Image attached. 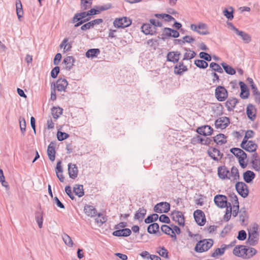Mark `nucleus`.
Returning <instances> with one entry per match:
<instances>
[{"label": "nucleus", "mask_w": 260, "mask_h": 260, "mask_svg": "<svg viewBox=\"0 0 260 260\" xmlns=\"http://www.w3.org/2000/svg\"><path fill=\"white\" fill-rule=\"evenodd\" d=\"M213 242L212 239L201 240L196 244L194 250L198 253L207 251L213 246Z\"/></svg>", "instance_id": "obj_1"}, {"label": "nucleus", "mask_w": 260, "mask_h": 260, "mask_svg": "<svg viewBox=\"0 0 260 260\" xmlns=\"http://www.w3.org/2000/svg\"><path fill=\"white\" fill-rule=\"evenodd\" d=\"M258 228V225L255 224L252 227V231H248V238L246 242L250 245L255 246L258 243L259 238Z\"/></svg>", "instance_id": "obj_2"}, {"label": "nucleus", "mask_w": 260, "mask_h": 260, "mask_svg": "<svg viewBox=\"0 0 260 260\" xmlns=\"http://www.w3.org/2000/svg\"><path fill=\"white\" fill-rule=\"evenodd\" d=\"M215 96L218 101L223 102L228 97V90L224 86L219 85L215 90Z\"/></svg>", "instance_id": "obj_3"}, {"label": "nucleus", "mask_w": 260, "mask_h": 260, "mask_svg": "<svg viewBox=\"0 0 260 260\" xmlns=\"http://www.w3.org/2000/svg\"><path fill=\"white\" fill-rule=\"evenodd\" d=\"M132 22V20L127 17L116 18L113 22V25L116 28H125L129 26Z\"/></svg>", "instance_id": "obj_4"}, {"label": "nucleus", "mask_w": 260, "mask_h": 260, "mask_svg": "<svg viewBox=\"0 0 260 260\" xmlns=\"http://www.w3.org/2000/svg\"><path fill=\"white\" fill-rule=\"evenodd\" d=\"M235 188L238 194L242 198H246L249 194V189L247 185L243 182H237Z\"/></svg>", "instance_id": "obj_5"}, {"label": "nucleus", "mask_w": 260, "mask_h": 260, "mask_svg": "<svg viewBox=\"0 0 260 260\" xmlns=\"http://www.w3.org/2000/svg\"><path fill=\"white\" fill-rule=\"evenodd\" d=\"M171 205L166 202H161L156 204L154 208L153 211L158 213H167L170 210Z\"/></svg>", "instance_id": "obj_6"}, {"label": "nucleus", "mask_w": 260, "mask_h": 260, "mask_svg": "<svg viewBox=\"0 0 260 260\" xmlns=\"http://www.w3.org/2000/svg\"><path fill=\"white\" fill-rule=\"evenodd\" d=\"M193 217L195 221L199 226H203L206 221L205 215L204 212L199 209H197L193 212Z\"/></svg>", "instance_id": "obj_7"}, {"label": "nucleus", "mask_w": 260, "mask_h": 260, "mask_svg": "<svg viewBox=\"0 0 260 260\" xmlns=\"http://www.w3.org/2000/svg\"><path fill=\"white\" fill-rule=\"evenodd\" d=\"M171 216L173 220L177 222L180 226L184 225L185 218L182 212L174 210L171 212Z\"/></svg>", "instance_id": "obj_8"}, {"label": "nucleus", "mask_w": 260, "mask_h": 260, "mask_svg": "<svg viewBox=\"0 0 260 260\" xmlns=\"http://www.w3.org/2000/svg\"><path fill=\"white\" fill-rule=\"evenodd\" d=\"M207 153L215 161H219L223 156V153H221L218 149L212 147H209Z\"/></svg>", "instance_id": "obj_9"}, {"label": "nucleus", "mask_w": 260, "mask_h": 260, "mask_svg": "<svg viewBox=\"0 0 260 260\" xmlns=\"http://www.w3.org/2000/svg\"><path fill=\"white\" fill-rule=\"evenodd\" d=\"M214 202L215 204L220 208H225L228 203L226 196L222 194L216 195L214 198Z\"/></svg>", "instance_id": "obj_10"}, {"label": "nucleus", "mask_w": 260, "mask_h": 260, "mask_svg": "<svg viewBox=\"0 0 260 260\" xmlns=\"http://www.w3.org/2000/svg\"><path fill=\"white\" fill-rule=\"evenodd\" d=\"M213 129L210 126L208 125H204L198 127L196 129V132L200 135L204 136L211 135L213 133Z\"/></svg>", "instance_id": "obj_11"}, {"label": "nucleus", "mask_w": 260, "mask_h": 260, "mask_svg": "<svg viewBox=\"0 0 260 260\" xmlns=\"http://www.w3.org/2000/svg\"><path fill=\"white\" fill-rule=\"evenodd\" d=\"M248 247L244 245H237L233 249V252L234 255L238 257H242L245 258L247 252Z\"/></svg>", "instance_id": "obj_12"}, {"label": "nucleus", "mask_w": 260, "mask_h": 260, "mask_svg": "<svg viewBox=\"0 0 260 260\" xmlns=\"http://www.w3.org/2000/svg\"><path fill=\"white\" fill-rule=\"evenodd\" d=\"M230 123V119L228 117H222L215 121V126L217 128H225Z\"/></svg>", "instance_id": "obj_13"}, {"label": "nucleus", "mask_w": 260, "mask_h": 260, "mask_svg": "<svg viewBox=\"0 0 260 260\" xmlns=\"http://www.w3.org/2000/svg\"><path fill=\"white\" fill-rule=\"evenodd\" d=\"M217 174L219 178L221 179H230V177L229 176L230 171L225 166L218 167Z\"/></svg>", "instance_id": "obj_14"}, {"label": "nucleus", "mask_w": 260, "mask_h": 260, "mask_svg": "<svg viewBox=\"0 0 260 260\" xmlns=\"http://www.w3.org/2000/svg\"><path fill=\"white\" fill-rule=\"evenodd\" d=\"M142 31L145 35H154L156 34V28L153 27L151 23H144L141 26Z\"/></svg>", "instance_id": "obj_15"}, {"label": "nucleus", "mask_w": 260, "mask_h": 260, "mask_svg": "<svg viewBox=\"0 0 260 260\" xmlns=\"http://www.w3.org/2000/svg\"><path fill=\"white\" fill-rule=\"evenodd\" d=\"M174 67V72L176 75L181 76L184 72L188 71V68L184 64L182 61L177 62Z\"/></svg>", "instance_id": "obj_16"}, {"label": "nucleus", "mask_w": 260, "mask_h": 260, "mask_svg": "<svg viewBox=\"0 0 260 260\" xmlns=\"http://www.w3.org/2000/svg\"><path fill=\"white\" fill-rule=\"evenodd\" d=\"M181 53L180 51H170L167 53V61L173 63L178 62Z\"/></svg>", "instance_id": "obj_17"}, {"label": "nucleus", "mask_w": 260, "mask_h": 260, "mask_svg": "<svg viewBox=\"0 0 260 260\" xmlns=\"http://www.w3.org/2000/svg\"><path fill=\"white\" fill-rule=\"evenodd\" d=\"M239 85L240 87L241 92L240 96L242 99H246L249 96V90L247 85L243 81H240Z\"/></svg>", "instance_id": "obj_18"}, {"label": "nucleus", "mask_w": 260, "mask_h": 260, "mask_svg": "<svg viewBox=\"0 0 260 260\" xmlns=\"http://www.w3.org/2000/svg\"><path fill=\"white\" fill-rule=\"evenodd\" d=\"M56 142L52 141L50 142L47 148V155L49 159L51 161H54L55 158V150Z\"/></svg>", "instance_id": "obj_19"}, {"label": "nucleus", "mask_w": 260, "mask_h": 260, "mask_svg": "<svg viewBox=\"0 0 260 260\" xmlns=\"http://www.w3.org/2000/svg\"><path fill=\"white\" fill-rule=\"evenodd\" d=\"M256 109L254 106L249 104L247 105L246 108V114L248 119L251 121L255 120L256 118Z\"/></svg>", "instance_id": "obj_20"}, {"label": "nucleus", "mask_w": 260, "mask_h": 260, "mask_svg": "<svg viewBox=\"0 0 260 260\" xmlns=\"http://www.w3.org/2000/svg\"><path fill=\"white\" fill-rule=\"evenodd\" d=\"M68 85V83L65 79H58L56 82V85L55 83H53L54 88L56 87L58 91H65Z\"/></svg>", "instance_id": "obj_21"}, {"label": "nucleus", "mask_w": 260, "mask_h": 260, "mask_svg": "<svg viewBox=\"0 0 260 260\" xmlns=\"http://www.w3.org/2000/svg\"><path fill=\"white\" fill-rule=\"evenodd\" d=\"M68 173L70 178L75 179L78 176V169L76 164L69 163L68 164Z\"/></svg>", "instance_id": "obj_22"}, {"label": "nucleus", "mask_w": 260, "mask_h": 260, "mask_svg": "<svg viewBox=\"0 0 260 260\" xmlns=\"http://www.w3.org/2000/svg\"><path fill=\"white\" fill-rule=\"evenodd\" d=\"M239 100L237 98L230 97L225 103V106L229 111H232L235 108L236 105L238 103Z\"/></svg>", "instance_id": "obj_23"}, {"label": "nucleus", "mask_w": 260, "mask_h": 260, "mask_svg": "<svg viewBox=\"0 0 260 260\" xmlns=\"http://www.w3.org/2000/svg\"><path fill=\"white\" fill-rule=\"evenodd\" d=\"M147 210L143 207L139 208L134 215V220L142 222L146 214Z\"/></svg>", "instance_id": "obj_24"}, {"label": "nucleus", "mask_w": 260, "mask_h": 260, "mask_svg": "<svg viewBox=\"0 0 260 260\" xmlns=\"http://www.w3.org/2000/svg\"><path fill=\"white\" fill-rule=\"evenodd\" d=\"M159 224L156 222H153L150 223L147 229V232L150 234H158V236H160L161 234L159 232Z\"/></svg>", "instance_id": "obj_25"}, {"label": "nucleus", "mask_w": 260, "mask_h": 260, "mask_svg": "<svg viewBox=\"0 0 260 260\" xmlns=\"http://www.w3.org/2000/svg\"><path fill=\"white\" fill-rule=\"evenodd\" d=\"M234 29H235V33L241 37L245 43H249L251 42V37L248 34L243 31L240 30L237 28H235Z\"/></svg>", "instance_id": "obj_26"}, {"label": "nucleus", "mask_w": 260, "mask_h": 260, "mask_svg": "<svg viewBox=\"0 0 260 260\" xmlns=\"http://www.w3.org/2000/svg\"><path fill=\"white\" fill-rule=\"evenodd\" d=\"M75 62V58L73 56H68L63 59L62 63L66 65L65 69L70 71L72 69Z\"/></svg>", "instance_id": "obj_27"}, {"label": "nucleus", "mask_w": 260, "mask_h": 260, "mask_svg": "<svg viewBox=\"0 0 260 260\" xmlns=\"http://www.w3.org/2000/svg\"><path fill=\"white\" fill-rule=\"evenodd\" d=\"M84 213L88 216L94 217L97 214L96 209L91 205L86 204L84 208Z\"/></svg>", "instance_id": "obj_28"}, {"label": "nucleus", "mask_w": 260, "mask_h": 260, "mask_svg": "<svg viewBox=\"0 0 260 260\" xmlns=\"http://www.w3.org/2000/svg\"><path fill=\"white\" fill-rule=\"evenodd\" d=\"M255 177V173L250 170H247L243 174V179L244 181L247 183L252 182Z\"/></svg>", "instance_id": "obj_29"}, {"label": "nucleus", "mask_w": 260, "mask_h": 260, "mask_svg": "<svg viewBox=\"0 0 260 260\" xmlns=\"http://www.w3.org/2000/svg\"><path fill=\"white\" fill-rule=\"evenodd\" d=\"M243 149H244L247 152H254L256 151L257 145L253 141L250 140L249 143L246 144L244 147H241Z\"/></svg>", "instance_id": "obj_30"}, {"label": "nucleus", "mask_w": 260, "mask_h": 260, "mask_svg": "<svg viewBox=\"0 0 260 260\" xmlns=\"http://www.w3.org/2000/svg\"><path fill=\"white\" fill-rule=\"evenodd\" d=\"M100 52V50L99 48L89 49L86 52L85 56L88 58H92L97 57Z\"/></svg>", "instance_id": "obj_31"}, {"label": "nucleus", "mask_w": 260, "mask_h": 260, "mask_svg": "<svg viewBox=\"0 0 260 260\" xmlns=\"http://www.w3.org/2000/svg\"><path fill=\"white\" fill-rule=\"evenodd\" d=\"M35 219L39 228L41 229L43 226V212L41 210L35 212Z\"/></svg>", "instance_id": "obj_32"}, {"label": "nucleus", "mask_w": 260, "mask_h": 260, "mask_svg": "<svg viewBox=\"0 0 260 260\" xmlns=\"http://www.w3.org/2000/svg\"><path fill=\"white\" fill-rule=\"evenodd\" d=\"M221 66L223 68V70H224V71L226 74L230 75H233L236 74V72L235 69L232 67L231 66L226 63L225 62H223L221 63Z\"/></svg>", "instance_id": "obj_33"}, {"label": "nucleus", "mask_w": 260, "mask_h": 260, "mask_svg": "<svg viewBox=\"0 0 260 260\" xmlns=\"http://www.w3.org/2000/svg\"><path fill=\"white\" fill-rule=\"evenodd\" d=\"M239 218L240 221H241L242 225L247 224V223H245V221L248 218V214L245 208L241 209L240 211Z\"/></svg>", "instance_id": "obj_34"}, {"label": "nucleus", "mask_w": 260, "mask_h": 260, "mask_svg": "<svg viewBox=\"0 0 260 260\" xmlns=\"http://www.w3.org/2000/svg\"><path fill=\"white\" fill-rule=\"evenodd\" d=\"M226 137L223 134H219L217 135L216 136L213 137V141L217 144H223L226 143V140H225Z\"/></svg>", "instance_id": "obj_35"}, {"label": "nucleus", "mask_w": 260, "mask_h": 260, "mask_svg": "<svg viewBox=\"0 0 260 260\" xmlns=\"http://www.w3.org/2000/svg\"><path fill=\"white\" fill-rule=\"evenodd\" d=\"M73 192L79 198L83 197L84 195L83 185H75L73 188Z\"/></svg>", "instance_id": "obj_36"}, {"label": "nucleus", "mask_w": 260, "mask_h": 260, "mask_svg": "<svg viewBox=\"0 0 260 260\" xmlns=\"http://www.w3.org/2000/svg\"><path fill=\"white\" fill-rule=\"evenodd\" d=\"M158 219V215L156 213H153L149 215L145 219L144 222L146 224L152 223Z\"/></svg>", "instance_id": "obj_37"}, {"label": "nucleus", "mask_w": 260, "mask_h": 260, "mask_svg": "<svg viewBox=\"0 0 260 260\" xmlns=\"http://www.w3.org/2000/svg\"><path fill=\"white\" fill-rule=\"evenodd\" d=\"M16 13L18 18L20 20L23 15V11L21 2L20 0H16Z\"/></svg>", "instance_id": "obj_38"}, {"label": "nucleus", "mask_w": 260, "mask_h": 260, "mask_svg": "<svg viewBox=\"0 0 260 260\" xmlns=\"http://www.w3.org/2000/svg\"><path fill=\"white\" fill-rule=\"evenodd\" d=\"M194 64L198 68L202 69H205L208 66V62L203 59H196L194 61Z\"/></svg>", "instance_id": "obj_39"}, {"label": "nucleus", "mask_w": 260, "mask_h": 260, "mask_svg": "<svg viewBox=\"0 0 260 260\" xmlns=\"http://www.w3.org/2000/svg\"><path fill=\"white\" fill-rule=\"evenodd\" d=\"M223 107L220 103H217L214 107H213V110L217 116H219L223 115Z\"/></svg>", "instance_id": "obj_40"}, {"label": "nucleus", "mask_w": 260, "mask_h": 260, "mask_svg": "<svg viewBox=\"0 0 260 260\" xmlns=\"http://www.w3.org/2000/svg\"><path fill=\"white\" fill-rule=\"evenodd\" d=\"M229 176H231L233 177V181L239 180L240 179V175L237 168L235 166H233L231 168V173H230Z\"/></svg>", "instance_id": "obj_41"}, {"label": "nucleus", "mask_w": 260, "mask_h": 260, "mask_svg": "<svg viewBox=\"0 0 260 260\" xmlns=\"http://www.w3.org/2000/svg\"><path fill=\"white\" fill-rule=\"evenodd\" d=\"M63 109L60 107H53L51 109V113L54 119H57L62 114Z\"/></svg>", "instance_id": "obj_42"}, {"label": "nucleus", "mask_w": 260, "mask_h": 260, "mask_svg": "<svg viewBox=\"0 0 260 260\" xmlns=\"http://www.w3.org/2000/svg\"><path fill=\"white\" fill-rule=\"evenodd\" d=\"M210 68L212 69V71L214 72H218L219 73H223V70L219 64L216 62H212L209 64Z\"/></svg>", "instance_id": "obj_43"}, {"label": "nucleus", "mask_w": 260, "mask_h": 260, "mask_svg": "<svg viewBox=\"0 0 260 260\" xmlns=\"http://www.w3.org/2000/svg\"><path fill=\"white\" fill-rule=\"evenodd\" d=\"M207 28V25L206 23L200 22L198 25L191 24L190 25V29L192 30L197 32L199 29H206Z\"/></svg>", "instance_id": "obj_44"}, {"label": "nucleus", "mask_w": 260, "mask_h": 260, "mask_svg": "<svg viewBox=\"0 0 260 260\" xmlns=\"http://www.w3.org/2000/svg\"><path fill=\"white\" fill-rule=\"evenodd\" d=\"M225 250V247L222 246L221 245V248H216L214 250V252L211 254V256L216 257L218 256H221L224 253Z\"/></svg>", "instance_id": "obj_45"}, {"label": "nucleus", "mask_w": 260, "mask_h": 260, "mask_svg": "<svg viewBox=\"0 0 260 260\" xmlns=\"http://www.w3.org/2000/svg\"><path fill=\"white\" fill-rule=\"evenodd\" d=\"M204 139L203 138L200 136L199 135H196L191 139V143L193 145L197 143L204 145Z\"/></svg>", "instance_id": "obj_46"}, {"label": "nucleus", "mask_w": 260, "mask_h": 260, "mask_svg": "<svg viewBox=\"0 0 260 260\" xmlns=\"http://www.w3.org/2000/svg\"><path fill=\"white\" fill-rule=\"evenodd\" d=\"M62 239L65 243V244L69 246V247H72L73 245V242L71 239V238L67 234L63 233V235L62 236Z\"/></svg>", "instance_id": "obj_47"}, {"label": "nucleus", "mask_w": 260, "mask_h": 260, "mask_svg": "<svg viewBox=\"0 0 260 260\" xmlns=\"http://www.w3.org/2000/svg\"><path fill=\"white\" fill-rule=\"evenodd\" d=\"M57 138L59 141H62L64 140L68 139L69 137V135L65 132H62L58 131L57 133Z\"/></svg>", "instance_id": "obj_48"}, {"label": "nucleus", "mask_w": 260, "mask_h": 260, "mask_svg": "<svg viewBox=\"0 0 260 260\" xmlns=\"http://www.w3.org/2000/svg\"><path fill=\"white\" fill-rule=\"evenodd\" d=\"M85 19L84 17L83 16V15L82 14V12L80 13H76L75 14L74 16H73V18L71 20V23H75L76 22H77V21H83Z\"/></svg>", "instance_id": "obj_49"}, {"label": "nucleus", "mask_w": 260, "mask_h": 260, "mask_svg": "<svg viewBox=\"0 0 260 260\" xmlns=\"http://www.w3.org/2000/svg\"><path fill=\"white\" fill-rule=\"evenodd\" d=\"M96 215H98V217L95 218V221L98 224L100 223V225H102L107 220V217L101 213H97Z\"/></svg>", "instance_id": "obj_50"}, {"label": "nucleus", "mask_w": 260, "mask_h": 260, "mask_svg": "<svg viewBox=\"0 0 260 260\" xmlns=\"http://www.w3.org/2000/svg\"><path fill=\"white\" fill-rule=\"evenodd\" d=\"M19 124L21 133L24 136L26 131V121L23 117H20Z\"/></svg>", "instance_id": "obj_51"}, {"label": "nucleus", "mask_w": 260, "mask_h": 260, "mask_svg": "<svg viewBox=\"0 0 260 260\" xmlns=\"http://www.w3.org/2000/svg\"><path fill=\"white\" fill-rule=\"evenodd\" d=\"M91 2H89L88 0H81V9L83 10H86L91 7Z\"/></svg>", "instance_id": "obj_52"}, {"label": "nucleus", "mask_w": 260, "mask_h": 260, "mask_svg": "<svg viewBox=\"0 0 260 260\" xmlns=\"http://www.w3.org/2000/svg\"><path fill=\"white\" fill-rule=\"evenodd\" d=\"M159 250H157V252L158 253V254L163 257H165L166 258H169V252L168 251L166 248L164 246L160 248Z\"/></svg>", "instance_id": "obj_53"}, {"label": "nucleus", "mask_w": 260, "mask_h": 260, "mask_svg": "<svg viewBox=\"0 0 260 260\" xmlns=\"http://www.w3.org/2000/svg\"><path fill=\"white\" fill-rule=\"evenodd\" d=\"M199 57L206 61H210L212 60V56L208 53L206 52H201L199 53Z\"/></svg>", "instance_id": "obj_54"}, {"label": "nucleus", "mask_w": 260, "mask_h": 260, "mask_svg": "<svg viewBox=\"0 0 260 260\" xmlns=\"http://www.w3.org/2000/svg\"><path fill=\"white\" fill-rule=\"evenodd\" d=\"M248 249L245 258H250L257 253V250L254 248L248 247Z\"/></svg>", "instance_id": "obj_55"}, {"label": "nucleus", "mask_w": 260, "mask_h": 260, "mask_svg": "<svg viewBox=\"0 0 260 260\" xmlns=\"http://www.w3.org/2000/svg\"><path fill=\"white\" fill-rule=\"evenodd\" d=\"M233 228V224H227L220 233V236L224 237L226 234L230 232Z\"/></svg>", "instance_id": "obj_56"}, {"label": "nucleus", "mask_w": 260, "mask_h": 260, "mask_svg": "<svg viewBox=\"0 0 260 260\" xmlns=\"http://www.w3.org/2000/svg\"><path fill=\"white\" fill-rule=\"evenodd\" d=\"M158 220L160 222L167 223L170 224L171 220L169 217L166 214H161L160 216H158Z\"/></svg>", "instance_id": "obj_57"}, {"label": "nucleus", "mask_w": 260, "mask_h": 260, "mask_svg": "<svg viewBox=\"0 0 260 260\" xmlns=\"http://www.w3.org/2000/svg\"><path fill=\"white\" fill-rule=\"evenodd\" d=\"M53 203L55 204L56 206L62 209H65V206L59 200L57 197H55L53 199Z\"/></svg>", "instance_id": "obj_58"}, {"label": "nucleus", "mask_w": 260, "mask_h": 260, "mask_svg": "<svg viewBox=\"0 0 260 260\" xmlns=\"http://www.w3.org/2000/svg\"><path fill=\"white\" fill-rule=\"evenodd\" d=\"M223 15L229 20H232L234 18V13L233 11H230L227 9H224L223 11Z\"/></svg>", "instance_id": "obj_59"}, {"label": "nucleus", "mask_w": 260, "mask_h": 260, "mask_svg": "<svg viewBox=\"0 0 260 260\" xmlns=\"http://www.w3.org/2000/svg\"><path fill=\"white\" fill-rule=\"evenodd\" d=\"M59 71H60L59 67L55 66L54 68H53L52 69V70L51 71V74H50L51 77L53 79L57 78V75L59 73Z\"/></svg>", "instance_id": "obj_60"}, {"label": "nucleus", "mask_w": 260, "mask_h": 260, "mask_svg": "<svg viewBox=\"0 0 260 260\" xmlns=\"http://www.w3.org/2000/svg\"><path fill=\"white\" fill-rule=\"evenodd\" d=\"M251 164L255 171H258L260 170V159L251 160Z\"/></svg>", "instance_id": "obj_61"}, {"label": "nucleus", "mask_w": 260, "mask_h": 260, "mask_svg": "<svg viewBox=\"0 0 260 260\" xmlns=\"http://www.w3.org/2000/svg\"><path fill=\"white\" fill-rule=\"evenodd\" d=\"M160 229L162 233L167 235H170V232L172 230V228L168 225L163 224L161 226Z\"/></svg>", "instance_id": "obj_62"}, {"label": "nucleus", "mask_w": 260, "mask_h": 260, "mask_svg": "<svg viewBox=\"0 0 260 260\" xmlns=\"http://www.w3.org/2000/svg\"><path fill=\"white\" fill-rule=\"evenodd\" d=\"M246 237L247 234L244 230H242L239 231L238 235L237 237L239 240L244 241L246 239Z\"/></svg>", "instance_id": "obj_63"}, {"label": "nucleus", "mask_w": 260, "mask_h": 260, "mask_svg": "<svg viewBox=\"0 0 260 260\" xmlns=\"http://www.w3.org/2000/svg\"><path fill=\"white\" fill-rule=\"evenodd\" d=\"M149 22L152 25L153 27L156 28V27H161L162 25L161 22L154 19H150L149 20Z\"/></svg>", "instance_id": "obj_64"}]
</instances>
